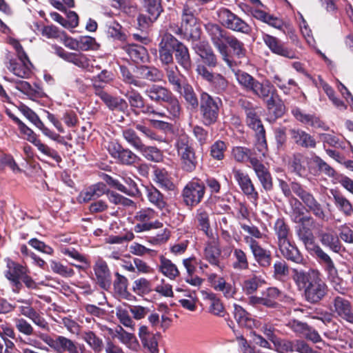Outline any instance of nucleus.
Wrapping results in <instances>:
<instances>
[{
	"label": "nucleus",
	"mask_w": 353,
	"mask_h": 353,
	"mask_svg": "<svg viewBox=\"0 0 353 353\" xmlns=\"http://www.w3.org/2000/svg\"><path fill=\"white\" fill-rule=\"evenodd\" d=\"M292 279L297 288L303 292L305 300L310 303H316L327 293V286L321 272L314 269L307 271L293 269Z\"/></svg>",
	"instance_id": "f257e3e1"
},
{
	"label": "nucleus",
	"mask_w": 353,
	"mask_h": 353,
	"mask_svg": "<svg viewBox=\"0 0 353 353\" xmlns=\"http://www.w3.org/2000/svg\"><path fill=\"white\" fill-rule=\"evenodd\" d=\"M205 28L223 60L230 68H232L233 64L230 59L226 43L231 48L237 58L241 59L245 57L246 50L244 44L236 37L229 34L224 29L215 23H208L205 25Z\"/></svg>",
	"instance_id": "f03ea898"
},
{
	"label": "nucleus",
	"mask_w": 353,
	"mask_h": 353,
	"mask_svg": "<svg viewBox=\"0 0 353 353\" xmlns=\"http://www.w3.org/2000/svg\"><path fill=\"white\" fill-rule=\"evenodd\" d=\"M174 147L180 160L181 169L187 172L194 171L199 164V157L190 136L185 132L179 134L174 139Z\"/></svg>",
	"instance_id": "7ed1b4c3"
},
{
	"label": "nucleus",
	"mask_w": 353,
	"mask_h": 353,
	"mask_svg": "<svg viewBox=\"0 0 353 353\" xmlns=\"http://www.w3.org/2000/svg\"><path fill=\"white\" fill-rule=\"evenodd\" d=\"M222 101L219 97L214 98L205 92L200 95V113L203 123L209 126L217 121Z\"/></svg>",
	"instance_id": "20e7f679"
},
{
	"label": "nucleus",
	"mask_w": 353,
	"mask_h": 353,
	"mask_svg": "<svg viewBox=\"0 0 353 353\" xmlns=\"http://www.w3.org/2000/svg\"><path fill=\"white\" fill-rule=\"evenodd\" d=\"M291 188L292 192L302 201L308 212H312L321 221L327 220V216L323 205L315 199L312 194L306 191L301 184L296 182L291 183Z\"/></svg>",
	"instance_id": "39448f33"
},
{
	"label": "nucleus",
	"mask_w": 353,
	"mask_h": 353,
	"mask_svg": "<svg viewBox=\"0 0 353 353\" xmlns=\"http://www.w3.org/2000/svg\"><path fill=\"white\" fill-rule=\"evenodd\" d=\"M157 213L151 208H142L134 216L135 225L134 230L137 233L148 232L163 227V223L156 219Z\"/></svg>",
	"instance_id": "423d86ee"
},
{
	"label": "nucleus",
	"mask_w": 353,
	"mask_h": 353,
	"mask_svg": "<svg viewBox=\"0 0 353 353\" xmlns=\"http://www.w3.org/2000/svg\"><path fill=\"white\" fill-rule=\"evenodd\" d=\"M196 19L194 16V10L188 6H184L181 14V25L176 27V30L172 32L178 35H182L184 38L196 39L199 36V28L196 26Z\"/></svg>",
	"instance_id": "0eeeda50"
},
{
	"label": "nucleus",
	"mask_w": 353,
	"mask_h": 353,
	"mask_svg": "<svg viewBox=\"0 0 353 353\" xmlns=\"http://www.w3.org/2000/svg\"><path fill=\"white\" fill-rule=\"evenodd\" d=\"M217 15L222 26L229 30L245 34H249L252 30L249 24L227 8L219 9Z\"/></svg>",
	"instance_id": "6e6552de"
},
{
	"label": "nucleus",
	"mask_w": 353,
	"mask_h": 353,
	"mask_svg": "<svg viewBox=\"0 0 353 353\" xmlns=\"http://www.w3.org/2000/svg\"><path fill=\"white\" fill-rule=\"evenodd\" d=\"M40 338L57 353L78 352L77 343L65 336L55 335L54 337H51L47 334H41Z\"/></svg>",
	"instance_id": "1a4fd4ad"
},
{
	"label": "nucleus",
	"mask_w": 353,
	"mask_h": 353,
	"mask_svg": "<svg viewBox=\"0 0 353 353\" xmlns=\"http://www.w3.org/2000/svg\"><path fill=\"white\" fill-rule=\"evenodd\" d=\"M254 95L266 101L267 108L272 110L276 104V90L269 80L260 82L256 79L251 92Z\"/></svg>",
	"instance_id": "9d476101"
},
{
	"label": "nucleus",
	"mask_w": 353,
	"mask_h": 353,
	"mask_svg": "<svg viewBox=\"0 0 353 353\" xmlns=\"http://www.w3.org/2000/svg\"><path fill=\"white\" fill-rule=\"evenodd\" d=\"M18 109L24 115V117L38 128L45 136L60 143L65 144L63 142V138L59 134L54 132L46 127L38 115L30 108L24 104H21L18 107Z\"/></svg>",
	"instance_id": "9b49d317"
},
{
	"label": "nucleus",
	"mask_w": 353,
	"mask_h": 353,
	"mask_svg": "<svg viewBox=\"0 0 353 353\" xmlns=\"http://www.w3.org/2000/svg\"><path fill=\"white\" fill-rule=\"evenodd\" d=\"M244 241L249 248L255 261L262 268H268L272 263L271 251L263 248L258 241L250 236H245Z\"/></svg>",
	"instance_id": "f8f14e48"
},
{
	"label": "nucleus",
	"mask_w": 353,
	"mask_h": 353,
	"mask_svg": "<svg viewBox=\"0 0 353 353\" xmlns=\"http://www.w3.org/2000/svg\"><path fill=\"white\" fill-rule=\"evenodd\" d=\"M205 186L198 181H190L183 188L182 196L187 206L193 207L199 204L203 197Z\"/></svg>",
	"instance_id": "ddd939ff"
},
{
	"label": "nucleus",
	"mask_w": 353,
	"mask_h": 353,
	"mask_svg": "<svg viewBox=\"0 0 353 353\" xmlns=\"http://www.w3.org/2000/svg\"><path fill=\"white\" fill-rule=\"evenodd\" d=\"M94 280L103 290H108L112 285V274L107 263L101 258H98L94 265Z\"/></svg>",
	"instance_id": "4468645a"
},
{
	"label": "nucleus",
	"mask_w": 353,
	"mask_h": 353,
	"mask_svg": "<svg viewBox=\"0 0 353 353\" xmlns=\"http://www.w3.org/2000/svg\"><path fill=\"white\" fill-rule=\"evenodd\" d=\"M314 253L325 272L328 280L331 283L339 284L341 279L339 276L338 270L331 257L319 246L315 248Z\"/></svg>",
	"instance_id": "2eb2a0df"
},
{
	"label": "nucleus",
	"mask_w": 353,
	"mask_h": 353,
	"mask_svg": "<svg viewBox=\"0 0 353 353\" xmlns=\"http://www.w3.org/2000/svg\"><path fill=\"white\" fill-rule=\"evenodd\" d=\"M246 114V122L248 125L256 132L259 141V146L261 148L259 151L263 152V155L265 156L263 150L266 149L265 141V132L261 121L257 116L255 110L253 108H245Z\"/></svg>",
	"instance_id": "dca6fc26"
},
{
	"label": "nucleus",
	"mask_w": 353,
	"mask_h": 353,
	"mask_svg": "<svg viewBox=\"0 0 353 353\" xmlns=\"http://www.w3.org/2000/svg\"><path fill=\"white\" fill-rule=\"evenodd\" d=\"M330 310L338 317L353 324V307L348 299L341 296L334 297Z\"/></svg>",
	"instance_id": "f3484780"
},
{
	"label": "nucleus",
	"mask_w": 353,
	"mask_h": 353,
	"mask_svg": "<svg viewBox=\"0 0 353 353\" xmlns=\"http://www.w3.org/2000/svg\"><path fill=\"white\" fill-rule=\"evenodd\" d=\"M196 72L203 79L210 83L216 93L221 94L227 90L228 81L221 74L211 72L203 65H198Z\"/></svg>",
	"instance_id": "a211bd4d"
},
{
	"label": "nucleus",
	"mask_w": 353,
	"mask_h": 353,
	"mask_svg": "<svg viewBox=\"0 0 353 353\" xmlns=\"http://www.w3.org/2000/svg\"><path fill=\"white\" fill-rule=\"evenodd\" d=\"M210 238V239L205 244L203 259L212 266L218 268L219 270H222L221 263V251L218 240L213 236Z\"/></svg>",
	"instance_id": "6ab92c4d"
},
{
	"label": "nucleus",
	"mask_w": 353,
	"mask_h": 353,
	"mask_svg": "<svg viewBox=\"0 0 353 353\" xmlns=\"http://www.w3.org/2000/svg\"><path fill=\"white\" fill-rule=\"evenodd\" d=\"M110 154L121 163L131 165L138 160V156L128 148H123L120 144L111 143L108 146Z\"/></svg>",
	"instance_id": "aec40b11"
},
{
	"label": "nucleus",
	"mask_w": 353,
	"mask_h": 353,
	"mask_svg": "<svg viewBox=\"0 0 353 353\" xmlns=\"http://www.w3.org/2000/svg\"><path fill=\"white\" fill-rule=\"evenodd\" d=\"M159 59L162 64L169 65L173 63L174 36L165 32L159 44Z\"/></svg>",
	"instance_id": "412c9836"
},
{
	"label": "nucleus",
	"mask_w": 353,
	"mask_h": 353,
	"mask_svg": "<svg viewBox=\"0 0 353 353\" xmlns=\"http://www.w3.org/2000/svg\"><path fill=\"white\" fill-rule=\"evenodd\" d=\"M263 40L273 53L290 59L297 58V53L295 50L285 47L276 37L264 34Z\"/></svg>",
	"instance_id": "4be33fe9"
},
{
	"label": "nucleus",
	"mask_w": 353,
	"mask_h": 353,
	"mask_svg": "<svg viewBox=\"0 0 353 353\" xmlns=\"http://www.w3.org/2000/svg\"><path fill=\"white\" fill-rule=\"evenodd\" d=\"M278 246L281 254L288 261L296 264L304 263L303 255L290 239L278 243Z\"/></svg>",
	"instance_id": "5701e85b"
},
{
	"label": "nucleus",
	"mask_w": 353,
	"mask_h": 353,
	"mask_svg": "<svg viewBox=\"0 0 353 353\" xmlns=\"http://www.w3.org/2000/svg\"><path fill=\"white\" fill-rule=\"evenodd\" d=\"M8 270L5 272L6 277L11 282L13 290L18 293L22 285L20 282L22 277L27 273V270L23 265L13 261H10L7 265Z\"/></svg>",
	"instance_id": "b1692460"
},
{
	"label": "nucleus",
	"mask_w": 353,
	"mask_h": 353,
	"mask_svg": "<svg viewBox=\"0 0 353 353\" xmlns=\"http://www.w3.org/2000/svg\"><path fill=\"white\" fill-rule=\"evenodd\" d=\"M250 166L254 170L263 188L266 191L271 190L273 183L268 169L257 158L250 159Z\"/></svg>",
	"instance_id": "393cba45"
},
{
	"label": "nucleus",
	"mask_w": 353,
	"mask_h": 353,
	"mask_svg": "<svg viewBox=\"0 0 353 353\" xmlns=\"http://www.w3.org/2000/svg\"><path fill=\"white\" fill-rule=\"evenodd\" d=\"M18 59L19 61L13 59H10L6 65L7 68L14 75L20 78H29L31 74V68L32 66L29 58Z\"/></svg>",
	"instance_id": "a878e982"
},
{
	"label": "nucleus",
	"mask_w": 353,
	"mask_h": 353,
	"mask_svg": "<svg viewBox=\"0 0 353 353\" xmlns=\"http://www.w3.org/2000/svg\"><path fill=\"white\" fill-rule=\"evenodd\" d=\"M17 302L26 304V305H20L18 307V310L22 315L30 319L39 327L44 330H47L48 328V322L30 305V303L23 299H19L17 300Z\"/></svg>",
	"instance_id": "bb28decb"
},
{
	"label": "nucleus",
	"mask_w": 353,
	"mask_h": 353,
	"mask_svg": "<svg viewBox=\"0 0 353 353\" xmlns=\"http://www.w3.org/2000/svg\"><path fill=\"white\" fill-rule=\"evenodd\" d=\"M233 174L241 190L250 198L256 200L258 193L255 190L254 185L249 175L240 170H233Z\"/></svg>",
	"instance_id": "cd10ccee"
},
{
	"label": "nucleus",
	"mask_w": 353,
	"mask_h": 353,
	"mask_svg": "<svg viewBox=\"0 0 353 353\" xmlns=\"http://www.w3.org/2000/svg\"><path fill=\"white\" fill-rule=\"evenodd\" d=\"M174 52L177 63L184 70H189L192 67V61L188 48L174 37Z\"/></svg>",
	"instance_id": "c85d7f7f"
},
{
	"label": "nucleus",
	"mask_w": 353,
	"mask_h": 353,
	"mask_svg": "<svg viewBox=\"0 0 353 353\" xmlns=\"http://www.w3.org/2000/svg\"><path fill=\"white\" fill-rule=\"evenodd\" d=\"M95 94L111 110L123 112L128 108V103L123 99L112 97L101 89H97Z\"/></svg>",
	"instance_id": "c756f323"
},
{
	"label": "nucleus",
	"mask_w": 353,
	"mask_h": 353,
	"mask_svg": "<svg viewBox=\"0 0 353 353\" xmlns=\"http://www.w3.org/2000/svg\"><path fill=\"white\" fill-rule=\"evenodd\" d=\"M171 93L172 92L165 87L157 84L149 85L144 92L145 95L152 101L159 104L167 101Z\"/></svg>",
	"instance_id": "7c9ffc66"
},
{
	"label": "nucleus",
	"mask_w": 353,
	"mask_h": 353,
	"mask_svg": "<svg viewBox=\"0 0 353 353\" xmlns=\"http://www.w3.org/2000/svg\"><path fill=\"white\" fill-rule=\"evenodd\" d=\"M308 164V158L299 152L294 154L289 161V166L292 172L299 176H306Z\"/></svg>",
	"instance_id": "2f4dec72"
},
{
	"label": "nucleus",
	"mask_w": 353,
	"mask_h": 353,
	"mask_svg": "<svg viewBox=\"0 0 353 353\" xmlns=\"http://www.w3.org/2000/svg\"><path fill=\"white\" fill-rule=\"evenodd\" d=\"M139 336L143 346L147 348L150 353L159 352L157 339L159 335L150 332L148 327L142 325L139 327Z\"/></svg>",
	"instance_id": "473e14b6"
},
{
	"label": "nucleus",
	"mask_w": 353,
	"mask_h": 353,
	"mask_svg": "<svg viewBox=\"0 0 353 353\" xmlns=\"http://www.w3.org/2000/svg\"><path fill=\"white\" fill-rule=\"evenodd\" d=\"M125 185L111 176H107L106 182L118 190L128 196H134L139 192L137 183L130 177L124 178Z\"/></svg>",
	"instance_id": "72a5a7b5"
},
{
	"label": "nucleus",
	"mask_w": 353,
	"mask_h": 353,
	"mask_svg": "<svg viewBox=\"0 0 353 353\" xmlns=\"http://www.w3.org/2000/svg\"><path fill=\"white\" fill-rule=\"evenodd\" d=\"M291 138L298 145L305 148H314L316 147L315 139L306 132L296 128L290 130Z\"/></svg>",
	"instance_id": "f704fd0d"
},
{
	"label": "nucleus",
	"mask_w": 353,
	"mask_h": 353,
	"mask_svg": "<svg viewBox=\"0 0 353 353\" xmlns=\"http://www.w3.org/2000/svg\"><path fill=\"white\" fill-rule=\"evenodd\" d=\"M145 196L148 201L160 210L166 209L168 203L164 195L153 186L145 187Z\"/></svg>",
	"instance_id": "c9c22d12"
},
{
	"label": "nucleus",
	"mask_w": 353,
	"mask_h": 353,
	"mask_svg": "<svg viewBox=\"0 0 353 353\" xmlns=\"http://www.w3.org/2000/svg\"><path fill=\"white\" fill-rule=\"evenodd\" d=\"M159 272L170 280H174L180 275V272L176 265L169 259L163 255L159 256Z\"/></svg>",
	"instance_id": "e433bc0d"
},
{
	"label": "nucleus",
	"mask_w": 353,
	"mask_h": 353,
	"mask_svg": "<svg viewBox=\"0 0 353 353\" xmlns=\"http://www.w3.org/2000/svg\"><path fill=\"white\" fill-rule=\"evenodd\" d=\"M194 48L196 52L208 66L215 67L216 65V57L208 44L199 42L195 46Z\"/></svg>",
	"instance_id": "4c0bfd02"
},
{
	"label": "nucleus",
	"mask_w": 353,
	"mask_h": 353,
	"mask_svg": "<svg viewBox=\"0 0 353 353\" xmlns=\"http://www.w3.org/2000/svg\"><path fill=\"white\" fill-rule=\"evenodd\" d=\"M137 74L139 78L157 82L163 79V73L153 66L141 65L137 68Z\"/></svg>",
	"instance_id": "58836bf2"
},
{
	"label": "nucleus",
	"mask_w": 353,
	"mask_h": 353,
	"mask_svg": "<svg viewBox=\"0 0 353 353\" xmlns=\"http://www.w3.org/2000/svg\"><path fill=\"white\" fill-rule=\"evenodd\" d=\"M234 317L241 327L251 329L256 325L255 321L251 314L236 304L234 305Z\"/></svg>",
	"instance_id": "ea45409f"
},
{
	"label": "nucleus",
	"mask_w": 353,
	"mask_h": 353,
	"mask_svg": "<svg viewBox=\"0 0 353 353\" xmlns=\"http://www.w3.org/2000/svg\"><path fill=\"white\" fill-rule=\"evenodd\" d=\"M195 221L199 230H202L208 237H212L209 212L205 209L200 208L196 210Z\"/></svg>",
	"instance_id": "a19ab883"
},
{
	"label": "nucleus",
	"mask_w": 353,
	"mask_h": 353,
	"mask_svg": "<svg viewBox=\"0 0 353 353\" xmlns=\"http://www.w3.org/2000/svg\"><path fill=\"white\" fill-rule=\"evenodd\" d=\"M165 70V74L169 83L172 86L173 90L177 92H181L182 88L185 84L183 83L184 77L179 72L178 68L168 67Z\"/></svg>",
	"instance_id": "79ce46f5"
},
{
	"label": "nucleus",
	"mask_w": 353,
	"mask_h": 353,
	"mask_svg": "<svg viewBox=\"0 0 353 353\" xmlns=\"http://www.w3.org/2000/svg\"><path fill=\"white\" fill-rule=\"evenodd\" d=\"M122 49L126 52L129 58L135 63L144 62L147 58L146 49L143 46L128 45L123 46Z\"/></svg>",
	"instance_id": "37998d69"
},
{
	"label": "nucleus",
	"mask_w": 353,
	"mask_h": 353,
	"mask_svg": "<svg viewBox=\"0 0 353 353\" xmlns=\"http://www.w3.org/2000/svg\"><path fill=\"white\" fill-rule=\"evenodd\" d=\"M320 241L324 246L328 247L334 252L340 253L341 250H345L339 237L333 233H321L320 235Z\"/></svg>",
	"instance_id": "c03bdc74"
},
{
	"label": "nucleus",
	"mask_w": 353,
	"mask_h": 353,
	"mask_svg": "<svg viewBox=\"0 0 353 353\" xmlns=\"http://www.w3.org/2000/svg\"><path fill=\"white\" fill-rule=\"evenodd\" d=\"M107 192L105 184L98 183L86 189L85 191L81 193V199L84 202H88L92 199H96Z\"/></svg>",
	"instance_id": "a18cd8bd"
},
{
	"label": "nucleus",
	"mask_w": 353,
	"mask_h": 353,
	"mask_svg": "<svg viewBox=\"0 0 353 353\" xmlns=\"http://www.w3.org/2000/svg\"><path fill=\"white\" fill-rule=\"evenodd\" d=\"M148 14L150 22L156 21L163 11L161 0H141Z\"/></svg>",
	"instance_id": "49530a36"
},
{
	"label": "nucleus",
	"mask_w": 353,
	"mask_h": 353,
	"mask_svg": "<svg viewBox=\"0 0 353 353\" xmlns=\"http://www.w3.org/2000/svg\"><path fill=\"white\" fill-rule=\"evenodd\" d=\"M232 72L239 85L245 91L250 92L256 79L248 72L241 70L232 69Z\"/></svg>",
	"instance_id": "de8ad7c7"
},
{
	"label": "nucleus",
	"mask_w": 353,
	"mask_h": 353,
	"mask_svg": "<svg viewBox=\"0 0 353 353\" xmlns=\"http://www.w3.org/2000/svg\"><path fill=\"white\" fill-rule=\"evenodd\" d=\"M204 299L208 301L210 313L219 316H224L225 313V308L221 300L216 294L206 292L205 293Z\"/></svg>",
	"instance_id": "09e8293b"
},
{
	"label": "nucleus",
	"mask_w": 353,
	"mask_h": 353,
	"mask_svg": "<svg viewBox=\"0 0 353 353\" xmlns=\"http://www.w3.org/2000/svg\"><path fill=\"white\" fill-rule=\"evenodd\" d=\"M263 283H265V281L261 276L252 274L243 280L242 290L246 294H252Z\"/></svg>",
	"instance_id": "8fccbe9b"
},
{
	"label": "nucleus",
	"mask_w": 353,
	"mask_h": 353,
	"mask_svg": "<svg viewBox=\"0 0 353 353\" xmlns=\"http://www.w3.org/2000/svg\"><path fill=\"white\" fill-rule=\"evenodd\" d=\"M262 294L265 301V306L270 308L276 307L277 301L282 297V292L275 287L268 288Z\"/></svg>",
	"instance_id": "3c124183"
},
{
	"label": "nucleus",
	"mask_w": 353,
	"mask_h": 353,
	"mask_svg": "<svg viewBox=\"0 0 353 353\" xmlns=\"http://www.w3.org/2000/svg\"><path fill=\"white\" fill-rule=\"evenodd\" d=\"M294 117L302 123L314 128L321 127L319 119L315 116L303 112L299 108H295L292 111Z\"/></svg>",
	"instance_id": "603ef678"
},
{
	"label": "nucleus",
	"mask_w": 353,
	"mask_h": 353,
	"mask_svg": "<svg viewBox=\"0 0 353 353\" xmlns=\"http://www.w3.org/2000/svg\"><path fill=\"white\" fill-rule=\"evenodd\" d=\"M154 181L161 188L166 190H173L174 185L164 170L156 169L154 171Z\"/></svg>",
	"instance_id": "864d4df0"
},
{
	"label": "nucleus",
	"mask_w": 353,
	"mask_h": 353,
	"mask_svg": "<svg viewBox=\"0 0 353 353\" xmlns=\"http://www.w3.org/2000/svg\"><path fill=\"white\" fill-rule=\"evenodd\" d=\"M82 339L95 353H99L102 351L103 348V340L92 331L83 332Z\"/></svg>",
	"instance_id": "5fc2aeb1"
},
{
	"label": "nucleus",
	"mask_w": 353,
	"mask_h": 353,
	"mask_svg": "<svg viewBox=\"0 0 353 353\" xmlns=\"http://www.w3.org/2000/svg\"><path fill=\"white\" fill-rule=\"evenodd\" d=\"M234 261L232 267L237 270H244L249 268V262L246 253L239 248L232 250Z\"/></svg>",
	"instance_id": "6e6d98bb"
},
{
	"label": "nucleus",
	"mask_w": 353,
	"mask_h": 353,
	"mask_svg": "<svg viewBox=\"0 0 353 353\" xmlns=\"http://www.w3.org/2000/svg\"><path fill=\"white\" fill-rule=\"evenodd\" d=\"M137 150L148 161L159 162L162 159V153L157 147L148 146L143 143Z\"/></svg>",
	"instance_id": "4d7b16f0"
},
{
	"label": "nucleus",
	"mask_w": 353,
	"mask_h": 353,
	"mask_svg": "<svg viewBox=\"0 0 353 353\" xmlns=\"http://www.w3.org/2000/svg\"><path fill=\"white\" fill-rule=\"evenodd\" d=\"M122 137L125 141L135 150H138L143 144L141 139L132 128H127L122 130Z\"/></svg>",
	"instance_id": "13d9d810"
},
{
	"label": "nucleus",
	"mask_w": 353,
	"mask_h": 353,
	"mask_svg": "<svg viewBox=\"0 0 353 353\" xmlns=\"http://www.w3.org/2000/svg\"><path fill=\"white\" fill-rule=\"evenodd\" d=\"M134 125L135 128L139 131L142 135L146 139L150 141H155L158 142H163V138L162 136L159 135L157 132H155L152 129L146 126L143 123H134Z\"/></svg>",
	"instance_id": "bf43d9fd"
},
{
	"label": "nucleus",
	"mask_w": 353,
	"mask_h": 353,
	"mask_svg": "<svg viewBox=\"0 0 353 353\" xmlns=\"http://www.w3.org/2000/svg\"><path fill=\"white\" fill-rule=\"evenodd\" d=\"M116 279L114 281V288L117 293L123 297L127 298L130 294L127 291L128 281V279L119 272L115 273Z\"/></svg>",
	"instance_id": "052dcab7"
},
{
	"label": "nucleus",
	"mask_w": 353,
	"mask_h": 353,
	"mask_svg": "<svg viewBox=\"0 0 353 353\" xmlns=\"http://www.w3.org/2000/svg\"><path fill=\"white\" fill-rule=\"evenodd\" d=\"M272 82L285 94H290L291 85H296V83L292 79H286L280 74H274L272 77Z\"/></svg>",
	"instance_id": "680f3d73"
},
{
	"label": "nucleus",
	"mask_w": 353,
	"mask_h": 353,
	"mask_svg": "<svg viewBox=\"0 0 353 353\" xmlns=\"http://www.w3.org/2000/svg\"><path fill=\"white\" fill-rule=\"evenodd\" d=\"M273 276L277 280H282L288 276L290 270L288 264L284 260L279 259L273 264Z\"/></svg>",
	"instance_id": "e2e57ef3"
},
{
	"label": "nucleus",
	"mask_w": 353,
	"mask_h": 353,
	"mask_svg": "<svg viewBox=\"0 0 353 353\" xmlns=\"http://www.w3.org/2000/svg\"><path fill=\"white\" fill-rule=\"evenodd\" d=\"M336 206L345 215H352V206L350 202L343 195L334 194L333 195Z\"/></svg>",
	"instance_id": "0e129e2a"
},
{
	"label": "nucleus",
	"mask_w": 353,
	"mask_h": 353,
	"mask_svg": "<svg viewBox=\"0 0 353 353\" xmlns=\"http://www.w3.org/2000/svg\"><path fill=\"white\" fill-rule=\"evenodd\" d=\"M180 93L183 96L188 104L192 108H196L198 106L199 101L196 94L190 85L188 83L184 84Z\"/></svg>",
	"instance_id": "69168bd1"
},
{
	"label": "nucleus",
	"mask_w": 353,
	"mask_h": 353,
	"mask_svg": "<svg viewBox=\"0 0 353 353\" xmlns=\"http://www.w3.org/2000/svg\"><path fill=\"white\" fill-rule=\"evenodd\" d=\"M274 349L279 353H288L294 350V341L278 337L273 343Z\"/></svg>",
	"instance_id": "338daca9"
},
{
	"label": "nucleus",
	"mask_w": 353,
	"mask_h": 353,
	"mask_svg": "<svg viewBox=\"0 0 353 353\" xmlns=\"http://www.w3.org/2000/svg\"><path fill=\"white\" fill-rule=\"evenodd\" d=\"M227 150V144L221 140L215 141L210 146V156L216 160L220 161L224 159L225 152Z\"/></svg>",
	"instance_id": "774afa93"
}]
</instances>
